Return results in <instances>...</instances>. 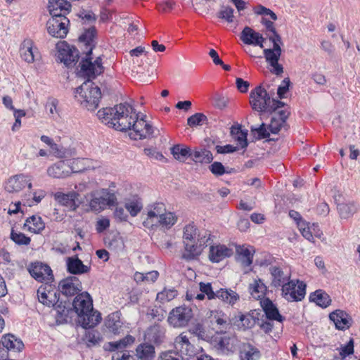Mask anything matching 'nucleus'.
<instances>
[{
	"instance_id": "3c124183",
	"label": "nucleus",
	"mask_w": 360,
	"mask_h": 360,
	"mask_svg": "<svg viewBox=\"0 0 360 360\" xmlns=\"http://www.w3.org/2000/svg\"><path fill=\"white\" fill-rule=\"evenodd\" d=\"M188 331L190 333L193 334L202 340L210 338L206 332L204 324L202 322L197 321L193 323Z\"/></svg>"
},
{
	"instance_id": "2eb2a0df",
	"label": "nucleus",
	"mask_w": 360,
	"mask_h": 360,
	"mask_svg": "<svg viewBox=\"0 0 360 360\" xmlns=\"http://www.w3.org/2000/svg\"><path fill=\"white\" fill-rule=\"evenodd\" d=\"M82 290L80 280L74 276L61 279L58 284L57 290L67 298H71L79 294Z\"/></svg>"
},
{
	"instance_id": "a878e982",
	"label": "nucleus",
	"mask_w": 360,
	"mask_h": 360,
	"mask_svg": "<svg viewBox=\"0 0 360 360\" xmlns=\"http://www.w3.org/2000/svg\"><path fill=\"white\" fill-rule=\"evenodd\" d=\"M269 272L271 276V286L274 288L283 287L290 280V274L285 273L279 266H271L269 267Z\"/></svg>"
},
{
	"instance_id": "a19ab883",
	"label": "nucleus",
	"mask_w": 360,
	"mask_h": 360,
	"mask_svg": "<svg viewBox=\"0 0 360 360\" xmlns=\"http://www.w3.org/2000/svg\"><path fill=\"white\" fill-rule=\"evenodd\" d=\"M309 300L322 308H326L331 304L329 295L322 289L316 290L310 293Z\"/></svg>"
},
{
	"instance_id": "72a5a7b5",
	"label": "nucleus",
	"mask_w": 360,
	"mask_h": 360,
	"mask_svg": "<svg viewBox=\"0 0 360 360\" xmlns=\"http://www.w3.org/2000/svg\"><path fill=\"white\" fill-rule=\"evenodd\" d=\"M121 312L116 311L110 314L105 319V326L114 335L120 333V330L123 325L121 321Z\"/></svg>"
},
{
	"instance_id": "e433bc0d",
	"label": "nucleus",
	"mask_w": 360,
	"mask_h": 360,
	"mask_svg": "<svg viewBox=\"0 0 360 360\" xmlns=\"http://www.w3.org/2000/svg\"><path fill=\"white\" fill-rule=\"evenodd\" d=\"M24 226L31 233H39L45 229V224L40 216L32 215L26 219Z\"/></svg>"
},
{
	"instance_id": "423d86ee",
	"label": "nucleus",
	"mask_w": 360,
	"mask_h": 360,
	"mask_svg": "<svg viewBox=\"0 0 360 360\" xmlns=\"http://www.w3.org/2000/svg\"><path fill=\"white\" fill-rule=\"evenodd\" d=\"M91 199L89 202L90 210L93 212H101L107 207L115 205L117 198L108 189H101L93 191L90 194Z\"/></svg>"
},
{
	"instance_id": "9d476101",
	"label": "nucleus",
	"mask_w": 360,
	"mask_h": 360,
	"mask_svg": "<svg viewBox=\"0 0 360 360\" xmlns=\"http://www.w3.org/2000/svg\"><path fill=\"white\" fill-rule=\"evenodd\" d=\"M250 103L254 110L266 112L269 111L271 99L266 89L259 85L251 91Z\"/></svg>"
},
{
	"instance_id": "f3484780",
	"label": "nucleus",
	"mask_w": 360,
	"mask_h": 360,
	"mask_svg": "<svg viewBox=\"0 0 360 360\" xmlns=\"http://www.w3.org/2000/svg\"><path fill=\"white\" fill-rule=\"evenodd\" d=\"M183 240L184 243L205 240L212 241V234L207 230L200 231L193 222L189 223L184 229Z\"/></svg>"
},
{
	"instance_id": "58836bf2",
	"label": "nucleus",
	"mask_w": 360,
	"mask_h": 360,
	"mask_svg": "<svg viewBox=\"0 0 360 360\" xmlns=\"http://www.w3.org/2000/svg\"><path fill=\"white\" fill-rule=\"evenodd\" d=\"M155 355V347L149 343H141L136 348V356L139 360H153Z\"/></svg>"
},
{
	"instance_id": "09e8293b",
	"label": "nucleus",
	"mask_w": 360,
	"mask_h": 360,
	"mask_svg": "<svg viewBox=\"0 0 360 360\" xmlns=\"http://www.w3.org/2000/svg\"><path fill=\"white\" fill-rule=\"evenodd\" d=\"M231 134L233 138L238 141V145L242 148L248 146L247 132L242 130L240 126L232 127L231 128Z\"/></svg>"
},
{
	"instance_id": "412c9836",
	"label": "nucleus",
	"mask_w": 360,
	"mask_h": 360,
	"mask_svg": "<svg viewBox=\"0 0 360 360\" xmlns=\"http://www.w3.org/2000/svg\"><path fill=\"white\" fill-rule=\"evenodd\" d=\"M79 194L76 191L67 193L57 192L54 195L55 200L61 205L67 207L70 210L75 211L79 205Z\"/></svg>"
},
{
	"instance_id": "37998d69",
	"label": "nucleus",
	"mask_w": 360,
	"mask_h": 360,
	"mask_svg": "<svg viewBox=\"0 0 360 360\" xmlns=\"http://www.w3.org/2000/svg\"><path fill=\"white\" fill-rule=\"evenodd\" d=\"M68 271L72 274H81L89 271V268L77 257H69L67 261Z\"/></svg>"
},
{
	"instance_id": "338daca9",
	"label": "nucleus",
	"mask_w": 360,
	"mask_h": 360,
	"mask_svg": "<svg viewBox=\"0 0 360 360\" xmlns=\"http://www.w3.org/2000/svg\"><path fill=\"white\" fill-rule=\"evenodd\" d=\"M114 217L120 221H125L128 218V215L126 213L124 208L122 207H116L114 211Z\"/></svg>"
},
{
	"instance_id": "e2e57ef3",
	"label": "nucleus",
	"mask_w": 360,
	"mask_h": 360,
	"mask_svg": "<svg viewBox=\"0 0 360 360\" xmlns=\"http://www.w3.org/2000/svg\"><path fill=\"white\" fill-rule=\"evenodd\" d=\"M290 84V81L289 78H285L281 84L278 86L277 90L278 96L280 98H284L285 94L289 89V86Z\"/></svg>"
},
{
	"instance_id": "2f4dec72",
	"label": "nucleus",
	"mask_w": 360,
	"mask_h": 360,
	"mask_svg": "<svg viewBox=\"0 0 360 360\" xmlns=\"http://www.w3.org/2000/svg\"><path fill=\"white\" fill-rule=\"evenodd\" d=\"M165 333L166 329L164 326L155 323L148 328L146 336L150 342L159 345L164 341Z\"/></svg>"
},
{
	"instance_id": "5701e85b",
	"label": "nucleus",
	"mask_w": 360,
	"mask_h": 360,
	"mask_svg": "<svg viewBox=\"0 0 360 360\" xmlns=\"http://www.w3.org/2000/svg\"><path fill=\"white\" fill-rule=\"evenodd\" d=\"M297 227L302 236L313 243H315L314 238L320 239L323 236V232L317 224H310L307 221H300Z\"/></svg>"
},
{
	"instance_id": "f257e3e1",
	"label": "nucleus",
	"mask_w": 360,
	"mask_h": 360,
	"mask_svg": "<svg viewBox=\"0 0 360 360\" xmlns=\"http://www.w3.org/2000/svg\"><path fill=\"white\" fill-rule=\"evenodd\" d=\"M99 120L115 130H129V136L134 140L153 137L154 129L143 117L139 118L134 108L128 103L115 105L113 108H103L97 112Z\"/></svg>"
},
{
	"instance_id": "c9c22d12",
	"label": "nucleus",
	"mask_w": 360,
	"mask_h": 360,
	"mask_svg": "<svg viewBox=\"0 0 360 360\" xmlns=\"http://www.w3.org/2000/svg\"><path fill=\"white\" fill-rule=\"evenodd\" d=\"M210 318L212 324L216 325L221 331L226 330L230 325L229 318L221 310L211 311Z\"/></svg>"
},
{
	"instance_id": "0eeeda50",
	"label": "nucleus",
	"mask_w": 360,
	"mask_h": 360,
	"mask_svg": "<svg viewBox=\"0 0 360 360\" xmlns=\"http://www.w3.org/2000/svg\"><path fill=\"white\" fill-rule=\"evenodd\" d=\"M306 289L307 285L304 281L290 280L281 288V295L288 302H300L306 295Z\"/></svg>"
},
{
	"instance_id": "4468645a",
	"label": "nucleus",
	"mask_w": 360,
	"mask_h": 360,
	"mask_svg": "<svg viewBox=\"0 0 360 360\" xmlns=\"http://www.w3.org/2000/svg\"><path fill=\"white\" fill-rule=\"evenodd\" d=\"M27 269L31 276L38 282L49 283L54 280L51 267L41 262H32Z\"/></svg>"
},
{
	"instance_id": "7ed1b4c3",
	"label": "nucleus",
	"mask_w": 360,
	"mask_h": 360,
	"mask_svg": "<svg viewBox=\"0 0 360 360\" xmlns=\"http://www.w3.org/2000/svg\"><path fill=\"white\" fill-rule=\"evenodd\" d=\"M76 94L81 104L88 110L94 111L98 107L101 91L91 81H86L77 88Z\"/></svg>"
},
{
	"instance_id": "c03bdc74",
	"label": "nucleus",
	"mask_w": 360,
	"mask_h": 360,
	"mask_svg": "<svg viewBox=\"0 0 360 360\" xmlns=\"http://www.w3.org/2000/svg\"><path fill=\"white\" fill-rule=\"evenodd\" d=\"M134 342L135 338L131 335H127L118 341L108 342L106 349L110 352H115L116 350H124L127 347L133 345Z\"/></svg>"
},
{
	"instance_id": "aec40b11",
	"label": "nucleus",
	"mask_w": 360,
	"mask_h": 360,
	"mask_svg": "<svg viewBox=\"0 0 360 360\" xmlns=\"http://www.w3.org/2000/svg\"><path fill=\"white\" fill-rule=\"evenodd\" d=\"M210 244V242L198 240L195 242L184 243V252L183 258L186 260H192L198 257L203 250Z\"/></svg>"
},
{
	"instance_id": "473e14b6",
	"label": "nucleus",
	"mask_w": 360,
	"mask_h": 360,
	"mask_svg": "<svg viewBox=\"0 0 360 360\" xmlns=\"http://www.w3.org/2000/svg\"><path fill=\"white\" fill-rule=\"evenodd\" d=\"M217 299L224 304L233 307L240 300L238 292L231 288H220L217 290Z\"/></svg>"
},
{
	"instance_id": "dca6fc26",
	"label": "nucleus",
	"mask_w": 360,
	"mask_h": 360,
	"mask_svg": "<svg viewBox=\"0 0 360 360\" xmlns=\"http://www.w3.org/2000/svg\"><path fill=\"white\" fill-rule=\"evenodd\" d=\"M19 54L21 59L27 63L31 64L39 60L41 53L34 41L30 38L25 39L20 44Z\"/></svg>"
},
{
	"instance_id": "4d7b16f0",
	"label": "nucleus",
	"mask_w": 360,
	"mask_h": 360,
	"mask_svg": "<svg viewBox=\"0 0 360 360\" xmlns=\"http://www.w3.org/2000/svg\"><path fill=\"white\" fill-rule=\"evenodd\" d=\"M200 290L204 293L209 300L217 299V290L214 291L211 283L200 282Z\"/></svg>"
},
{
	"instance_id": "f03ea898",
	"label": "nucleus",
	"mask_w": 360,
	"mask_h": 360,
	"mask_svg": "<svg viewBox=\"0 0 360 360\" xmlns=\"http://www.w3.org/2000/svg\"><path fill=\"white\" fill-rule=\"evenodd\" d=\"M72 307L78 316L79 322L84 328H94L101 321V314L94 310L93 300L87 292H81L75 296Z\"/></svg>"
},
{
	"instance_id": "69168bd1",
	"label": "nucleus",
	"mask_w": 360,
	"mask_h": 360,
	"mask_svg": "<svg viewBox=\"0 0 360 360\" xmlns=\"http://www.w3.org/2000/svg\"><path fill=\"white\" fill-rule=\"evenodd\" d=\"M110 226V220L108 218H102L97 221L96 229L98 233H102Z\"/></svg>"
},
{
	"instance_id": "6ab92c4d",
	"label": "nucleus",
	"mask_w": 360,
	"mask_h": 360,
	"mask_svg": "<svg viewBox=\"0 0 360 360\" xmlns=\"http://www.w3.org/2000/svg\"><path fill=\"white\" fill-rule=\"evenodd\" d=\"M26 186L31 189L32 184L30 179L22 174L13 176L6 183L5 189L9 193L19 192Z\"/></svg>"
},
{
	"instance_id": "9b49d317",
	"label": "nucleus",
	"mask_w": 360,
	"mask_h": 360,
	"mask_svg": "<svg viewBox=\"0 0 360 360\" xmlns=\"http://www.w3.org/2000/svg\"><path fill=\"white\" fill-rule=\"evenodd\" d=\"M91 56L86 52V58L80 62V72L87 78V81H91L104 71L101 56L97 57L93 62Z\"/></svg>"
},
{
	"instance_id": "774afa93",
	"label": "nucleus",
	"mask_w": 360,
	"mask_h": 360,
	"mask_svg": "<svg viewBox=\"0 0 360 360\" xmlns=\"http://www.w3.org/2000/svg\"><path fill=\"white\" fill-rule=\"evenodd\" d=\"M177 356L178 354H176L174 350L167 351L162 353L160 355L158 360H180Z\"/></svg>"
},
{
	"instance_id": "1a4fd4ad",
	"label": "nucleus",
	"mask_w": 360,
	"mask_h": 360,
	"mask_svg": "<svg viewBox=\"0 0 360 360\" xmlns=\"http://www.w3.org/2000/svg\"><path fill=\"white\" fill-rule=\"evenodd\" d=\"M210 342L218 351L228 353L235 350L238 340L235 335L229 334L226 331H217L210 337Z\"/></svg>"
},
{
	"instance_id": "603ef678",
	"label": "nucleus",
	"mask_w": 360,
	"mask_h": 360,
	"mask_svg": "<svg viewBox=\"0 0 360 360\" xmlns=\"http://www.w3.org/2000/svg\"><path fill=\"white\" fill-rule=\"evenodd\" d=\"M124 207L131 217H136L142 210L143 205L139 199H134L127 202Z\"/></svg>"
},
{
	"instance_id": "a211bd4d",
	"label": "nucleus",
	"mask_w": 360,
	"mask_h": 360,
	"mask_svg": "<svg viewBox=\"0 0 360 360\" xmlns=\"http://www.w3.org/2000/svg\"><path fill=\"white\" fill-rule=\"evenodd\" d=\"M281 51V46L276 43H274L273 49H266L264 50V58L266 62L272 67L271 72L276 75H280L283 72V66L278 63Z\"/></svg>"
},
{
	"instance_id": "39448f33",
	"label": "nucleus",
	"mask_w": 360,
	"mask_h": 360,
	"mask_svg": "<svg viewBox=\"0 0 360 360\" xmlns=\"http://www.w3.org/2000/svg\"><path fill=\"white\" fill-rule=\"evenodd\" d=\"M174 351L181 360L193 359L202 352V349L195 347L190 342V337L187 332H182L176 336L173 342Z\"/></svg>"
},
{
	"instance_id": "ddd939ff",
	"label": "nucleus",
	"mask_w": 360,
	"mask_h": 360,
	"mask_svg": "<svg viewBox=\"0 0 360 360\" xmlns=\"http://www.w3.org/2000/svg\"><path fill=\"white\" fill-rule=\"evenodd\" d=\"M58 58L67 67L74 66L79 58V51L73 46H70L66 41H60L57 44Z\"/></svg>"
},
{
	"instance_id": "6e6d98bb",
	"label": "nucleus",
	"mask_w": 360,
	"mask_h": 360,
	"mask_svg": "<svg viewBox=\"0 0 360 360\" xmlns=\"http://www.w3.org/2000/svg\"><path fill=\"white\" fill-rule=\"evenodd\" d=\"M207 120V117L200 112L195 113L187 120V124L191 127L202 125Z\"/></svg>"
},
{
	"instance_id": "4c0bfd02",
	"label": "nucleus",
	"mask_w": 360,
	"mask_h": 360,
	"mask_svg": "<svg viewBox=\"0 0 360 360\" xmlns=\"http://www.w3.org/2000/svg\"><path fill=\"white\" fill-rule=\"evenodd\" d=\"M249 292L257 300H264L267 292V287L261 278L254 280L249 285Z\"/></svg>"
},
{
	"instance_id": "7c9ffc66",
	"label": "nucleus",
	"mask_w": 360,
	"mask_h": 360,
	"mask_svg": "<svg viewBox=\"0 0 360 360\" xmlns=\"http://www.w3.org/2000/svg\"><path fill=\"white\" fill-rule=\"evenodd\" d=\"M261 305L268 319L282 323L285 318L279 313L278 309L269 298L261 301Z\"/></svg>"
},
{
	"instance_id": "8fccbe9b",
	"label": "nucleus",
	"mask_w": 360,
	"mask_h": 360,
	"mask_svg": "<svg viewBox=\"0 0 360 360\" xmlns=\"http://www.w3.org/2000/svg\"><path fill=\"white\" fill-rule=\"evenodd\" d=\"M177 217L172 212H165V214H162L160 218L155 221V224L156 226L160 225L162 227L170 228L176 221Z\"/></svg>"
},
{
	"instance_id": "680f3d73",
	"label": "nucleus",
	"mask_w": 360,
	"mask_h": 360,
	"mask_svg": "<svg viewBox=\"0 0 360 360\" xmlns=\"http://www.w3.org/2000/svg\"><path fill=\"white\" fill-rule=\"evenodd\" d=\"M238 252L244 258L247 265L252 263L253 254L248 248L242 246L238 249Z\"/></svg>"
},
{
	"instance_id": "4be33fe9",
	"label": "nucleus",
	"mask_w": 360,
	"mask_h": 360,
	"mask_svg": "<svg viewBox=\"0 0 360 360\" xmlns=\"http://www.w3.org/2000/svg\"><path fill=\"white\" fill-rule=\"evenodd\" d=\"M165 205L162 202H155L149 205L147 217L143 222V226L146 228L156 226L155 221L160 218L162 214H165Z\"/></svg>"
},
{
	"instance_id": "0e129e2a",
	"label": "nucleus",
	"mask_w": 360,
	"mask_h": 360,
	"mask_svg": "<svg viewBox=\"0 0 360 360\" xmlns=\"http://www.w3.org/2000/svg\"><path fill=\"white\" fill-rule=\"evenodd\" d=\"M86 339L88 342L91 343L94 345L98 344L101 341L99 333L94 330L89 331L86 334Z\"/></svg>"
},
{
	"instance_id": "20e7f679",
	"label": "nucleus",
	"mask_w": 360,
	"mask_h": 360,
	"mask_svg": "<svg viewBox=\"0 0 360 360\" xmlns=\"http://www.w3.org/2000/svg\"><path fill=\"white\" fill-rule=\"evenodd\" d=\"M55 285L49 283L41 285L37 291L38 300L43 305L49 307H55L57 312L61 316H66L68 309L65 307H61V302L59 301V296L57 294Z\"/></svg>"
},
{
	"instance_id": "f8f14e48",
	"label": "nucleus",
	"mask_w": 360,
	"mask_h": 360,
	"mask_svg": "<svg viewBox=\"0 0 360 360\" xmlns=\"http://www.w3.org/2000/svg\"><path fill=\"white\" fill-rule=\"evenodd\" d=\"M69 19L65 15L52 16L46 23L47 30L50 35L56 38L63 39L68 32Z\"/></svg>"
},
{
	"instance_id": "c756f323",
	"label": "nucleus",
	"mask_w": 360,
	"mask_h": 360,
	"mask_svg": "<svg viewBox=\"0 0 360 360\" xmlns=\"http://www.w3.org/2000/svg\"><path fill=\"white\" fill-rule=\"evenodd\" d=\"M232 251L224 245H211L209 259L211 262L218 263L231 255Z\"/></svg>"
},
{
	"instance_id": "49530a36",
	"label": "nucleus",
	"mask_w": 360,
	"mask_h": 360,
	"mask_svg": "<svg viewBox=\"0 0 360 360\" xmlns=\"http://www.w3.org/2000/svg\"><path fill=\"white\" fill-rule=\"evenodd\" d=\"M341 218L347 219L356 212L358 207L354 202L340 203L337 206Z\"/></svg>"
},
{
	"instance_id": "052dcab7",
	"label": "nucleus",
	"mask_w": 360,
	"mask_h": 360,
	"mask_svg": "<svg viewBox=\"0 0 360 360\" xmlns=\"http://www.w3.org/2000/svg\"><path fill=\"white\" fill-rule=\"evenodd\" d=\"M287 126V123H281L277 117H272L269 128L272 134H278L281 129Z\"/></svg>"
},
{
	"instance_id": "a18cd8bd",
	"label": "nucleus",
	"mask_w": 360,
	"mask_h": 360,
	"mask_svg": "<svg viewBox=\"0 0 360 360\" xmlns=\"http://www.w3.org/2000/svg\"><path fill=\"white\" fill-rule=\"evenodd\" d=\"M191 157L195 162L210 163L213 160L212 153L206 149L191 151Z\"/></svg>"
},
{
	"instance_id": "6e6552de",
	"label": "nucleus",
	"mask_w": 360,
	"mask_h": 360,
	"mask_svg": "<svg viewBox=\"0 0 360 360\" xmlns=\"http://www.w3.org/2000/svg\"><path fill=\"white\" fill-rule=\"evenodd\" d=\"M193 317V310L186 305L179 306L172 309L167 317L169 326L175 328L186 327Z\"/></svg>"
},
{
	"instance_id": "bf43d9fd",
	"label": "nucleus",
	"mask_w": 360,
	"mask_h": 360,
	"mask_svg": "<svg viewBox=\"0 0 360 360\" xmlns=\"http://www.w3.org/2000/svg\"><path fill=\"white\" fill-rule=\"evenodd\" d=\"M210 172L216 176H222L226 173H229L226 171L225 167L220 162H214L209 166Z\"/></svg>"
},
{
	"instance_id": "ea45409f",
	"label": "nucleus",
	"mask_w": 360,
	"mask_h": 360,
	"mask_svg": "<svg viewBox=\"0 0 360 360\" xmlns=\"http://www.w3.org/2000/svg\"><path fill=\"white\" fill-rule=\"evenodd\" d=\"M260 356V351L250 343L244 344L240 349V360H258Z\"/></svg>"
},
{
	"instance_id": "5fc2aeb1",
	"label": "nucleus",
	"mask_w": 360,
	"mask_h": 360,
	"mask_svg": "<svg viewBox=\"0 0 360 360\" xmlns=\"http://www.w3.org/2000/svg\"><path fill=\"white\" fill-rule=\"evenodd\" d=\"M11 239L19 245H28L31 242V238L26 236L23 233H17L12 229L11 233Z\"/></svg>"
},
{
	"instance_id": "864d4df0",
	"label": "nucleus",
	"mask_w": 360,
	"mask_h": 360,
	"mask_svg": "<svg viewBox=\"0 0 360 360\" xmlns=\"http://www.w3.org/2000/svg\"><path fill=\"white\" fill-rule=\"evenodd\" d=\"M177 290L175 289H164L157 294V300L160 302H169L177 296Z\"/></svg>"
},
{
	"instance_id": "79ce46f5",
	"label": "nucleus",
	"mask_w": 360,
	"mask_h": 360,
	"mask_svg": "<svg viewBox=\"0 0 360 360\" xmlns=\"http://www.w3.org/2000/svg\"><path fill=\"white\" fill-rule=\"evenodd\" d=\"M96 36V30L94 27H90L85 30L84 32L79 37V39L86 45L88 49L87 54L91 55L93 49L95 46L94 39Z\"/></svg>"
},
{
	"instance_id": "f704fd0d",
	"label": "nucleus",
	"mask_w": 360,
	"mask_h": 360,
	"mask_svg": "<svg viewBox=\"0 0 360 360\" xmlns=\"http://www.w3.org/2000/svg\"><path fill=\"white\" fill-rule=\"evenodd\" d=\"M1 344L8 351L12 352H20L24 347L22 340L12 334L4 335L1 338Z\"/></svg>"
},
{
	"instance_id": "cd10ccee",
	"label": "nucleus",
	"mask_w": 360,
	"mask_h": 360,
	"mask_svg": "<svg viewBox=\"0 0 360 360\" xmlns=\"http://www.w3.org/2000/svg\"><path fill=\"white\" fill-rule=\"evenodd\" d=\"M49 8L52 16H66L70 12L71 4L67 0H50Z\"/></svg>"
},
{
	"instance_id": "bb28decb",
	"label": "nucleus",
	"mask_w": 360,
	"mask_h": 360,
	"mask_svg": "<svg viewBox=\"0 0 360 360\" xmlns=\"http://www.w3.org/2000/svg\"><path fill=\"white\" fill-rule=\"evenodd\" d=\"M240 39L245 44H252L263 48L264 39L259 32H256L251 27L246 26L242 31Z\"/></svg>"
},
{
	"instance_id": "393cba45",
	"label": "nucleus",
	"mask_w": 360,
	"mask_h": 360,
	"mask_svg": "<svg viewBox=\"0 0 360 360\" xmlns=\"http://www.w3.org/2000/svg\"><path fill=\"white\" fill-rule=\"evenodd\" d=\"M47 174L54 179H65L71 174V169L68 162L60 160L48 167Z\"/></svg>"
},
{
	"instance_id": "c85d7f7f",
	"label": "nucleus",
	"mask_w": 360,
	"mask_h": 360,
	"mask_svg": "<svg viewBox=\"0 0 360 360\" xmlns=\"http://www.w3.org/2000/svg\"><path fill=\"white\" fill-rule=\"evenodd\" d=\"M68 164L71 169V174L94 169L96 167L94 160L89 158H75L72 160Z\"/></svg>"
},
{
	"instance_id": "b1692460",
	"label": "nucleus",
	"mask_w": 360,
	"mask_h": 360,
	"mask_svg": "<svg viewBox=\"0 0 360 360\" xmlns=\"http://www.w3.org/2000/svg\"><path fill=\"white\" fill-rule=\"evenodd\" d=\"M329 318L335 323V328L340 330L349 329L353 323L351 316L341 309H336L331 312Z\"/></svg>"
},
{
	"instance_id": "de8ad7c7",
	"label": "nucleus",
	"mask_w": 360,
	"mask_h": 360,
	"mask_svg": "<svg viewBox=\"0 0 360 360\" xmlns=\"http://www.w3.org/2000/svg\"><path fill=\"white\" fill-rule=\"evenodd\" d=\"M172 154L176 160L184 162L188 157H191V150L187 146L175 145L171 149Z\"/></svg>"
},
{
	"instance_id": "13d9d810",
	"label": "nucleus",
	"mask_w": 360,
	"mask_h": 360,
	"mask_svg": "<svg viewBox=\"0 0 360 360\" xmlns=\"http://www.w3.org/2000/svg\"><path fill=\"white\" fill-rule=\"evenodd\" d=\"M233 12L234 10L231 7L224 6L217 13V17L225 20L228 22H233L234 18Z\"/></svg>"
}]
</instances>
